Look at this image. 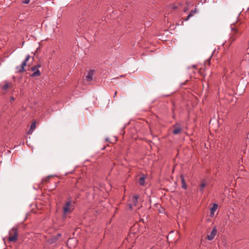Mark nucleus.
I'll return each mask as SVG.
<instances>
[{
	"label": "nucleus",
	"mask_w": 249,
	"mask_h": 249,
	"mask_svg": "<svg viewBox=\"0 0 249 249\" xmlns=\"http://www.w3.org/2000/svg\"><path fill=\"white\" fill-rule=\"evenodd\" d=\"M74 209V202L71 199L65 202L63 207V215L65 217L67 214L71 213Z\"/></svg>",
	"instance_id": "f257e3e1"
},
{
	"label": "nucleus",
	"mask_w": 249,
	"mask_h": 249,
	"mask_svg": "<svg viewBox=\"0 0 249 249\" xmlns=\"http://www.w3.org/2000/svg\"><path fill=\"white\" fill-rule=\"evenodd\" d=\"M30 58V55H27L25 60L22 62L20 66L16 67V71L18 73H21L25 71V67L27 65V62L29 60Z\"/></svg>",
	"instance_id": "f03ea898"
},
{
	"label": "nucleus",
	"mask_w": 249,
	"mask_h": 249,
	"mask_svg": "<svg viewBox=\"0 0 249 249\" xmlns=\"http://www.w3.org/2000/svg\"><path fill=\"white\" fill-rule=\"evenodd\" d=\"M240 34L241 33L239 32L238 29L231 27V35L229 39L230 45L232 43Z\"/></svg>",
	"instance_id": "7ed1b4c3"
},
{
	"label": "nucleus",
	"mask_w": 249,
	"mask_h": 249,
	"mask_svg": "<svg viewBox=\"0 0 249 249\" xmlns=\"http://www.w3.org/2000/svg\"><path fill=\"white\" fill-rule=\"evenodd\" d=\"M9 237H8V240L10 242H15L17 240L18 238V231L16 228H13L9 231Z\"/></svg>",
	"instance_id": "20e7f679"
},
{
	"label": "nucleus",
	"mask_w": 249,
	"mask_h": 249,
	"mask_svg": "<svg viewBox=\"0 0 249 249\" xmlns=\"http://www.w3.org/2000/svg\"><path fill=\"white\" fill-rule=\"evenodd\" d=\"M240 66L242 68H246L249 67V53L244 54L243 59L240 62Z\"/></svg>",
	"instance_id": "39448f33"
},
{
	"label": "nucleus",
	"mask_w": 249,
	"mask_h": 249,
	"mask_svg": "<svg viewBox=\"0 0 249 249\" xmlns=\"http://www.w3.org/2000/svg\"><path fill=\"white\" fill-rule=\"evenodd\" d=\"M0 87L1 89L6 91L8 89L13 88V85L12 82L4 81L0 85Z\"/></svg>",
	"instance_id": "423d86ee"
},
{
	"label": "nucleus",
	"mask_w": 249,
	"mask_h": 249,
	"mask_svg": "<svg viewBox=\"0 0 249 249\" xmlns=\"http://www.w3.org/2000/svg\"><path fill=\"white\" fill-rule=\"evenodd\" d=\"M40 65L37 64V65L33 66L31 68V70L32 71H33V73L32 74L31 76L36 77L40 75V72L38 70V68H40Z\"/></svg>",
	"instance_id": "0eeeda50"
},
{
	"label": "nucleus",
	"mask_w": 249,
	"mask_h": 249,
	"mask_svg": "<svg viewBox=\"0 0 249 249\" xmlns=\"http://www.w3.org/2000/svg\"><path fill=\"white\" fill-rule=\"evenodd\" d=\"M139 198V195H135L131 198L132 203L129 205V208L130 210H132L133 208V206H136L138 204V199Z\"/></svg>",
	"instance_id": "6e6552de"
},
{
	"label": "nucleus",
	"mask_w": 249,
	"mask_h": 249,
	"mask_svg": "<svg viewBox=\"0 0 249 249\" xmlns=\"http://www.w3.org/2000/svg\"><path fill=\"white\" fill-rule=\"evenodd\" d=\"M217 232L216 228V227H214L212 231L211 232V233L207 235V239L209 240H212L215 237L216 234Z\"/></svg>",
	"instance_id": "1a4fd4ad"
},
{
	"label": "nucleus",
	"mask_w": 249,
	"mask_h": 249,
	"mask_svg": "<svg viewBox=\"0 0 249 249\" xmlns=\"http://www.w3.org/2000/svg\"><path fill=\"white\" fill-rule=\"evenodd\" d=\"M218 208V205L216 203H214L213 205V207L210 208V216L213 217L214 216V213Z\"/></svg>",
	"instance_id": "9d476101"
},
{
	"label": "nucleus",
	"mask_w": 249,
	"mask_h": 249,
	"mask_svg": "<svg viewBox=\"0 0 249 249\" xmlns=\"http://www.w3.org/2000/svg\"><path fill=\"white\" fill-rule=\"evenodd\" d=\"M94 75V71L90 70L88 73L87 75L86 76V79L88 81H91Z\"/></svg>",
	"instance_id": "9b49d317"
},
{
	"label": "nucleus",
	"mask_w": 249,
	"mask_h": 249,
	"mask_svg": "<svg viewBox=\"0 0 249 249\" xmlns=\"http://www.w3.org/2000/svg\"><path fill=\"white\" fill-rule=\"evenodd\" d=\"M180 178H181V184H182V185H181L182 187L184 189H186L187 188V186L185 183L184 176L182 175H181L180 176Z\"/></svg>",
	"instance_id": "f8f14e48"
},
{
	"label": "nucleus",
	"mask_w": 249,
	"mask_h": 249,
	"mask_svg": "<svg viewBox=\"0 0 249 249\" xmlns=\"http://www.w3.org/2000/svg\"><path fill=\"white\" fill-rule=\"evenodd\" d=\"M36 127V122H34L31 124V125L30 126V128L28 133L31 134L33 132V131L35 129Z\"/></svg>",
	"instance_id": "ddd939ff"
},
{
	"label": "nucleus",
	"mask_w": 249,
	"mask_h": 249,
	"mask_svg": "<svg viewBox=\"0 0 249 249\" xmlns=\"http://www.w3.org/2000/svg\"><path fill=\"white\" fill-rule=\"evenodd\" d=\"M145 177L143 175L142 177H141L139 179V183L140 185L143 186L145 183Z\"/></svg>",
	"instance_id": "4468645a"
},
{
	"label": "nucleus",
	"mask_w": 249,
	"mask_h": 249,
	"mask_svg": "<svg viewBox=\"0 0 249 249\" xmlns=\"http://www.w3.org/2000/svg\"><path fill=\"white\" fill-rule=\"evenodd\" d=\"M197 10L196 8L194 10H192L191 12L188 15L186 18L185 19V20H188L191 17L193 16V14L197 13Z\"/></svg>",
	"instance_id": "2eb2a0df"
},
{
	"label": "nucleus",
	"mask_w": 249,
	"mask_h": 249,
	"mask_svg": "<svg viewBox=\"0 0 249 249\" xmlns=\"http://www.w3.org/2000/svg\"><path fill=\"white\" fill-rule=\"evenodd\" d=\"M207 184L205 182L201 183L200 185V191L201 193L204 192V188L206 187Z\"/></svg>",
	"instance_id": "dca6fc26"
},
{
	"label": "nucleus",
	"mask_w": 249,
	"mask_h": 249,
	"mask_svg": "<svg viewBox=\"0 0 249 249\" xmlns=\"http://www.w3.org/2000/svg\"><path fill=\"white\" fill-rule=\"evenodd\" d=\"M174 127H175L173 131L174 134H178L180 132L181 128L180 127H175V126H174Z\"/></svg>",
	"instance_id": "f3484780"
},
{
	"label": "nucleus",
	"mask_w": 249,
	"mask_h": 249,
	"mask_svg": "<svg viewBox=\"0 0 249 249\" xmlns=\"http://www.w3.org/2000/svg\"><path fill=\"white\" fill-rule=\"evenodd\" d=\"M199 73L200 74V75L202 76L203 77H204L206 74L205 72V69L202 68H201L200 69V70L199 71Z\"/></svg>",
	"instance_id": "a211bd4d"
},
{
	"label": "nucleus",
	"mask_w": 249,
	"mask_h": 249,
	"mask_svg": "<svg viewBox=\"0 0 249 249\" xmlns=\"http://www.w3.org/2000/svg\"><path fill=\"white\" fill-rule=\"evenodd\" d=\"M211 63V58L208 59V60H206L205 62V64H207L208 65H210Z\"/></svg>",
	"instance_id": "6ab92c4d"
},
{
	"label": "nucleus",
	"mask_w": 249,
	"mask_h": 249,
	"mask_svg": "<svg viewBox=\"0 0 249 249\" xmlns=\"http://www.w3.org/2000/svg\"><path fill=\"white\" fill-rule=\"evenodd\" d=\"M30 0H24L22 2L25 4H28L30 2Z\"/></svg>",
	"instance_id": "aec40b11"
},
{
	"label": "nucleus",
	"mask_w": 249,
	"mask_h": 249,
	"mask_svg": "<svg viewBox=\"0 0 249 249\" xmlns=\"http://www.w3.org/2000/svg\"><path fill=\"white\" fill-rule=\"evenodd\" d=\"M48 180H49V178H47L44 179L43 180V181H48Z\"/></svg>",
	"instance_id": "412c9836"
},
{
	"label": "nucleus",
	"mask_w": 249,
	"mask_h": 249,
	"mask_svg": "<svg viewBox=\"0 0 249 249\" xmlns=\"http://www.w3.org/2000/svg\"><path fill=\"white\" fill-rule=\"evenodd\" d=\"M117 96V92L115 91L114 94L113 95V98H114Z\"/></svg>",
	"instance_id": "4be33fe9"
},
{
	"label": "nucleus",
	"mask_w": 249,
	"mask_h": 249,
	"mask_svg": "<svg viewBox=\"0 0 249 249\" xmlns=\"http://www.w3.org/2000/svg\"><path fill=\"white\" fill-rule=\"evenodd\" d=\"M11 100H12V101H14V97H11Z\"/></svg>",
	"instance_id": "5701e85b"
},
{
	"label": "nucleus",
	"mask_w": 249,
	"mask_h": 249,
	"mask_svg": "<svg viewBox=\"0 0 249 249\" xmlns=\"http://www.w3.org/2000/svg\"><path fill=\"white\" fill-rule=\"evenodd\" d=\"M60 236H61V234H58L57 235V236H58V237H60Z\"/></svg>",
	"instance_id": "b1692460"
},
{
	"label": "nucleus",
	"mask_w": 249,
	"mask_h": 249,
	"mask_svg": "<svg viewBox=\"0 0 249 249\" xmlns=\"http://www.w3.org/2000/svg\"><path fill=\"white\" fill-rule=\"evenodd\" d=\"M186 11H187V9L185 8V9H184V12H186Z\"/></svg>",
	"instance_id": "393cba45"
}]
</instances>
